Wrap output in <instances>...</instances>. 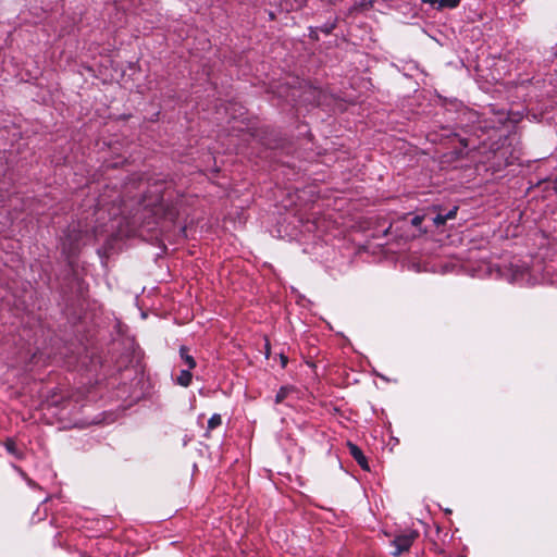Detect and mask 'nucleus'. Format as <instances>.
I'll list each match as a JSON object with an SVG mask.
<instances>
[{"mask_svg":"<svg viewBox=\"0 0 557 557\" xmlns=\"http://www.w3.org/2000/svg\"><path fill=\"white\" fill-rule=\"evenodd\" d=\"M459 3H460V0H438V4L436 8L438 10L444 9V8L455 9L459 5Z\"/></svg>","mask_w":557,"mask_h":557,"instance_id":"nucleus-11","label":"nucleus"},{"mask_svg":"<svg viewBox=\"0 0 557 557\" xmlns=\"http://www.w3.org/2000/svg\"><path fill=\"white\" fill-rule=\"evenodd\" d=\"M457 211H458V207L457 206L453 207L447 213H445L446 220L455 219Z\"/></svg>","mask_w":557,"mask_h":557,"instance_id":"nucleus-14","label":"nucleus"},{"mask_svg":"<svg viewBox=\"0 0 557 557\" xmlns=\"http://www.w3.org/2000/svg\"><path fill=\"white\" fill-rule=\"evenodd\" d=\"M471 275L475 277H505L508 282L515 284H534L530 270L519 260L510 262L509 265L497 267L496 269L490 262L482 261L478 268L471 270Z\"/></svg>","mask_w":557,"mask_h":557,"instance_id":"nucleus-1","label":"nucleus"},{"mask_svg":"<svg viewBox=\"0 0 557 557\" xmlns=\"http://www.w3.org/2000/svg\"><path fill=\"white\" fill-rule=\"evenodd\" d=\"M222 424V417L219 413H214L208 420V432L216 429Z\"/></svg>","mask_w":557,"mask_h":557,"instance_id":"nucleus-9","label":"nucleus"},{"mask_svg":"<svg viewBox=\"0 0 557 557\" xmlns=\"http://www.w3.org/2000/svg\"><path fill=\"white\" fill-rule=\"evenodd\" d=\"M82 239V233H75L73 236L69 234L62 242V250L67 256H73L76 253L79 247V242Z\"/></svg>","mask_w":557,"mask_h":557,"instance_id":"nucleus-3","label":"nucleus"},{"mask_svg":"<svg viewBox=\"0 0 557 557\" xmlns=\"http://www.w3.org/2000/svg\"><path fill=\"white\" fill-rule=\"evenodd\" d=\"M348 448L350 455L354 457V459L357 461V463L363 469L369 470V465L366 456L363 455L362 450L352 443H348Z\"/></svg>","mask_w":557,"mask_h":557,"instance_id":"nucleus-5","label":"nucleus"},{"mask_svg":"<svg viewBox=\"0 0 557 557\" xmlns=\"http://www.w3.org/2000/svg\"><path fill=\"white\" fill-rule=\"evenodd\" d=\"M417 536V531H409L405 534L397 535L393 541V546L395 547L393 555L400 556L403 553L408 552Z\"/></svg>","mask_w":557,"mask_h":557,"instance_id":"nucleus-2","label":"nucleus"},{"mask_svg":"<svg viewBox=\"0 0 557 557\" xmlns=\"http://www.w3.org/2000/svg\"><path fill=\"white\" fill-rule=\"evenodd\" d=\"M422 220L423 218L420 216V215H417L412 219L411 223L414 225V226H419L421 223H422Z\"/></svg>","mask_w":557,"mask_h":557,"instance_id":"nucleus-15","label":"nucleus"},{"mask_svg":"<svg viewBox=\"0 0 557 557\" xmlns=\"http://www.w3.org/2000/svg\"><path fill=\"white\" fill-rule=\"evenodd\" d=\"M14 469L27 481L29 486H34L33 480L22 470L21 467L14 466Z\"/></svg>","mask_w":557,"mask_h":557,"instance_id":"nucleus-13","label":"nucleus"},{"mask_svg":"<svg viewBox=\"0 0 557 557\" xmlns=\"http://www.w3.org/2000/svg\"><path fill=\"white\" fill-rule=\"evenodd\" d=\"M3 445L5 450L16 459H23L25 457L23 445L18 444L14 438H7Z\"/></svg>","mask_w":557,"mask_h":557,"instance_id":"nucleus-4","label":"nucleus"},{"mask_svg":"<svg viewBox=\"0 0 557 557\" xmlns=\"http://www.w3.org/2000/svg\"><path fill=\"white\" fill-rule=\"evenodd\" d=\"M297 94H298V90L293 89L292 97L295 98L296 96H299L302 98L304 101L311 102V101H318V95L320 94V91L317 88L309 86L305 89L302 95H297Z\"/></svg>","mask_w":557,"mask_h":557,"instance_id":"nucleus-6","label":"nucleus"},{"mask_svg":"<svg viewBox=\"0 0 557 557\" xmlns=\"http://www.w3.org/2000/svg\"><path fill=\"white\" fill-rule=\"evenodd\" d=\"M181 358L187 364L188 369H194L196 367V361L193 356L188 354V349L185 346L180 348Z\"/></svg>","mask_w":557,"mask_h":557,"instance_id":"nucleus-8","label":"nucleus"},{"mask_svg":"<svg viewBox=\"0 0 557 557\" xmlns=\"http://www.w3.org/2000/svg\"><path fill=\"white\" fill-rule=\"evenodd\" d=\"M423 3H428L430 5L438 4V0H421Z\"/></svg>","mask_w":557,"mask_h":557,"instance_id":"nucleus-16","label":"nucleus"},{"mask_svg":"<svg viewBox=\"0 0 557 557\" xmlns=\"http://www.w3.org/2000/svg\"><path fill=\"white\" fill-rule=\"evenodd\" d=\"M286 361H287V359H286V358H284V357H282L283 366H285V364H286Z\"/></svg>","mask_w":557,"mask_h":557,"instance_id":"nucleus-17","label":"nucleus"},{"mask_svg":"<svg viewBox=\"0 0 557 557\" xmlns=\"http://www.w3.org/2000/svg\"><path fill=\"white\" fill-rule=\"evenodd\" d=\"M191 369L181 370L178 376L176 377V383L181 386L187 387L191 383L193 375L190 373Z\"/></svg>","mask_w":557,"mask_h":557,"instance_id":"nucleus-7","label":"nucleus"},{"mask_svg":"<svg viewBox=\"0 0 557 557\" xmlns=\"http://www.w3.org/2000/svg\"><path fill=\"white\" fill-rule=\"evenodd\" d=\"M292 389L293 388L289 386H282L275 395V403L276 404L282 403L287 397V395L292 392Z\"/></svg>","mask_w":557,"mask_h":557,"instance_id":"nucleus-10","label":"nucleus"},{"mask_svg":"<svg viewBox=\"0 0 557 557\" xmlns=\"http://www.w3.org/2000/svg\"><path fill=\"white\" fill-rule=\"evenodd\" d=\"M446 218H445V214H442V213H438L436 214L434 218H433V223L436 225V226H441V225H444L446 223Z\"/></svg>","mask_w":557,"mask_h":557,"instance_id":"nucleus-12","label":"nucleus"}]
</instances>
